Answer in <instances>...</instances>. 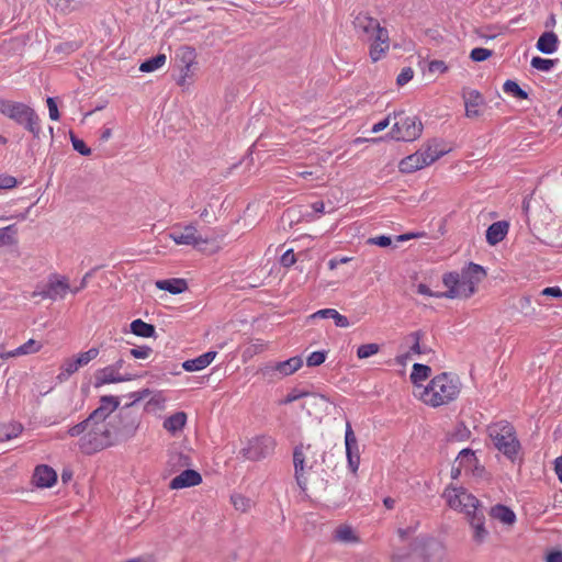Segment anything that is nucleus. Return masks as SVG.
I'll return each mask as SVG.
<instances>
[{
  "label": "nucleus",
  "instance_id": "1",
  "mask_svg": "<svg viewBox=\"0 0 562 562\" xmlns=\"http://www.w3.org/2000/svg\"><path fill=\"white\" fill-rule=\"evenodd\" d=\"M486 271L483 266L470 262L459 271L445 272L442 283L446 291L436 297L469 299L475 294Z\"/></svg>",
  "mask_w": 562,
  "mask_h": 562
},
{
  "label": "nucleus",
  "instance_id": "2",
  "mask_svg": "<svg viewBox=\"0 0 562 562\" xmlns=\"http://www.w3.org/2000/svg\"><path fill=\"white\" fill-rule=\"evenodd\" d=\"M70 437H79L78 447L87 456H91L108 447L114 446L111 425L99 422H89V417L71 426L67 430Z\"/></svg>",
  "mask_w": 562,
  "mask_h": 562
},
{
  "label": "nucleus",
  "instance_id": "3",
  "mask_svg": "<svg viewBox=\"0 0 562 562\" xmlns=\"http://www.w3.org/2000/svg\"><path fill=\"white\" fill-rule=\"evenodd\" d=\"M462 391V382L457 374L442 371L427 382L422 389L420 402L430 408H440L457 402Z\"/></svg>",
  "mask_w": 562,
  "mask_h": 562
},
{
  "label": "nucleus",
  "instance_id": "4",
  "mask_svg": "<svg viewBox=\"0 0 562 562\" xmlns=\"http://www.w3.org/2000/svg\"><path fill=\"white\" fill-rule=\"evenodd\" d=\"M0 113L30 132L34 138L41 134L40 117L31 106L22 102L0 100Z\"/></svg>",
  "mask_w": 562,
  "mask_h": 562
},
{
  "label": "nucleus",
  "instance_id": "5",
  "mask_svg": "<svg viewBox=\"0 0 562 562\" xmlns=\"http://www.w3.org/2000/svg\"><path fill=\"white\" fill-rule=\"evenodd\" d=\"M114 446L132 438L139 426V414L133 404L123 406L119 413L109 419Z\"/></svg>",
  "mask_w": 562,
  "mask_h": 562
},
{
  "label": "nucleus",
  "instance_id": "6",
  "mask_svg": "<svg viewBox=\"0 0 562 562\" xmlns=\"http://www.w3.org/2000/svg\"><path fill=\"white\" fill-rule=\"evenodd\" d=\"M487 431L494 448L503 452L505 457L514 459L520 449L514 426L507 422H498L491 424Z\"/></svg>",
  "mask_w": 562,
  "mask_h": 562
},
{
  "label": "nucleus",
  "instance_id": "7",
  "mask_svg": "<svg viewBox=\"0 0 562 562\" xmlns=\"http://www.w3.org/2000/svg\"><path fill=\"white\" fill-rule=\"evenodd\" d=\"M294 476L301 490L305 491L307 477L317 464V449L311 443H300L294 448Z\"/></svg>",
  "mask_w": 562,
  "mask_h": 562
},
{
  "label": "nucleus",
  "instance_id": "8",
  "mask_svg": "<svg viewBox=\"0 0 562 562\" xmlns=\"http://www.w3.org/2000/svg\"><path fill=\"white\" fill-rule=\"evenodd\" d=\"M394 119L390 136L396 142H414L423 135V123L417 115H407L400 111L394 113Z\"/></svg>",
  "mask_w": 562,
  "mask_h": 562
},
{
  "label": "nucleus",
  "instance_id": "9",
  "mask_svg": "<svg viewBox=\"0 0 562 562\" xmlns=\"http://www.w3.org/2000/svg\"><path fill=\"white\" fill-rule=\"evenodd\" d=\"M446 155L437 144H428L424 148L401 159L398 168L402 172H414L434 164L439 157Z\"/></svg>",
  "mask_w": 562,
  "mask_h": 562
},
{
  "label": "nucleus",
  "instance_id": "10",
  "mask_svg": "<svg viewBox=\"0 0 562 562\" xmlns=\"http://www.w3.org/2000/svg\"><path fill=\"white\" fill-rule=\"evenodd\" d=\"M442 496L450 509L463 513L467 519L481 506L477 497L470 494V492L463 487H452V485H450L445 488Z\"/></svg>",
  "mask_w": 562,
  "mask_h": 562
},
{
  "label": "nucleus",
  "instance_id": "11",
  "mask_svg": "<svg viewBox=\"0 0 562 562\" xmlns=\"http://www.w3.org/2000/svg\"><path fill=\"white\" fill-rule=\"evenodd\" d=\"M345 450H346L348 469L352 473H357L359 465L361 463V451H360V445L357 440V435H356L355 430L352 429L350 422L346 423Z\"/></svg>",
  "mask_w": 562,
  "mask_h": 562
},
{
  "label": "nucleus",
  "instance_id": "12",
  "mask_svg": "<svg viewBox=\"0 0 562 562\" xmlns=\"http://www.w3.org/2000/svg\"><path fill=\"white\" fill-rule=\"evenodd\" d=\"M195 49L190 46H181L176 50L175 63L181 72L178 80L179 86H186L187 78L190 76L191 66L195 63Z\"/></svg>",
  "mask_w": 562,
  "mask_h": 562
},
{
  "label": "nucleus",
  "instance_id": "13",
  "mask_svg": "<svg viewBox=\"0 0 562 562\" xmlns=\"http://www.w3.org/2000/svg\"><path fill=\"white\" fill-rule=\"evenodd\" d=\"M423 331L415 330L412 331L408 336L405 337V342L408 347V350L404 355H400L396 357V362L405 363L412 356H422L429 355L431 349L423 345Z\"/></svg>",
  "mask_w": 562,
  "mask_h": 562
},
{
  "label": "nucleus",
  "instance_id": "14",
  "mask_svg": "<svg viewBox=\"0 0 562 562\" xmlns=\"http://www.w3.org/2000/svg\"><path fill=\"white\" fill-rule=\"evenodd\" d=\"M390 50V34L385 27L379 25V29L373 35L370 42L369 55L371 57L372 63L379 61V59L386 56Z\"/></svg>",
  "mask_w": 562,
  "mask_h": 562
},
{
  "label": "nucleus",
  "instance_id": "15",
  "mask_svg": "<svg viewBox=\"0 0 562 562\" xmlns=\"http://www.w3.org/2000/svg\"><path fill=\"white\" fill-rule=\"evenodd\" d=\"M169 237L178 245H190L199 247L207 243V238L196 234V228L193 225H187L183 228H173Z\"/></svg>",
  "mask_w": 562,
  "mask_h": 562
},
{
  "label": "nucleus",
  "instance_id": "16",
  "mask_svg": "<svg viewBox=\"0 0 562 562\" xmlns=\"http://www.w3.org/2000/svg\"><path fill=\"white\" fill-rule=\"evenodd\" d=\"M431 368L424 363H414L411 370L409 380L413 386V396L420 402L422 389L427 387L431 375Z\"/></svg>",
  "mask_w": 562,
  "mask_h": 562
},
{
  "label": "nucleus",
  "instance_id": "17",
  "mask_svg": "<svg viewBox=\"0 0 562 562\" xmlns=\"http://www.w3.org/2000/svg\"><path fill=\"white\" fill-rule=\"evenodd\" d=\"M276 442L270 436H258L249 441L248 459L260 460L271 456L274 450Z\"/></svg>",
  "mask_w": 562,
  "mask_h": 562
},
{
  "label": "nucleus",
  "instance_id": "18",
  "mask_svg": "<svg viewBox=\"0 0 562 562\" xmlns=\"http://www.w3.org/2000/svg\"><path fill=\"white\" fill-rule=\"evenodd\" d=\"M99 406L93 409L89 417V422L98 419L102 423H108L111 414L120 406L119 397L113 395H103L100 397Z\"/></svg>",
  "mask_w": 562,
  "mask_h": 562
},
{
  "label": "nucleus",
  "instance_id": "19",
  "mask_svg": "<svg viewBox=\"0 0 562 562\" xmlns=\"http://www.w3.org/2000/svg\"><path fill=\"white\" fill-rule=\"evenodd\" d=\"M468 522L472 529V541L476 544L484 543L491 535L485 526L484 512L480 508L474 510Z\"/></svg>",
  "mask_w": 562,
  "mask_h": 562
},
{
  "label": "nucleus",
  "instance_id": "20",
  "mask_svg": "<svg viewBox=\"0 0 562 562\" xmlns=\"http://www.w3.org/2000/svg\"><path fill=\"white\" fill-rule=\"evenodd\" d=\"M461 95L465 105V115L471 119L479 117L484 104L482 93L475 89H462Z\"/></svg>",
  "mask_w": 562,
  "mask_h": 562
},
{
  "label": "nucleus",
  "instance_id": "21",
  "mask_svg": "<svg viewBox=\"0 0 562 562\" xmlns=\"http://www.w3.org/2000/svg\"><path fill=\"white\" fill-rule=\"evenodd\" d=\"M479 463L475 452L471 449H462L452 464L451 475L458 477L464 471H473Z\"/></svg>",
  "mask_w": 562,
  "mask_h": 562
},
{
  "label": "nucleus",
  "instance_id": "22",
  "mask_svg": "<svg viewBox=\"0 0 562 562\" xmlns=\"http://www.w3.org/2000/svg\"><path fill=\"white\" fill-rule=\"evenodd\" d=\"M134 378L133 374H120L111 366L97 370L94 374V387L109 383H119L124 381H131Z\"/></svg>",
  "mask_w": 562,
  "mask_h": 562
},
{
  "label": "nucleus",
  "instance_id": "23",
  "mask_svg": "<svg viewBox=\"0 0 562 562\" xmlns=\"http://www.w3.org/2000/svg\"><path fill=\"white\" fill-rule=\"evenodd\" d=\"M201 482H202V476L198 471L192 470V469H187L170 481L169 487L171 490H180V488L195 486V485L200 484Z\"/></svg>",
  "mask_w": 562,
  "mask_h": 562
},
{
  "label": "nucleus",
  "instance_id": "24",
  "mask_svg": "<svg viewBox=\"0 0 562 562\" xmlns=\"http://www.w3.org/2000/svg\"><path fill=\"white\" fill-rule=\"evenodd\" d=\"M57 482V473L56 471L46 465L41 464L35 468L33 474V483L37 487L48 488L52 487Z\"/></svg>",
  "mask_w": 562,
  "mask_h": 562
},
{
  "label": "nucleus",
  "instance_id": "25",
  "mask_svg": "<svg viewBox=\"0 0 562 562\" xmlns=\"http://www.w3.org/2000/svg\"><path fill=\"white\" fill-rule=\"evenodd\" d=\"M353 24L356 31L366 35L368 42H371L373 35H375V32L379 29L380 22L368 14H358Z\"/></svg>",
  "mask_w": 562,
  "mask_h": 562
},
{
  "label": "nucleus",
  "instance_id": "26",
  "mask_svg": "<svg viewBox=\"0 0 562 562\" xmlns=\"http://www.w3.org/2000/svg\"><path fill=\"white\" fill-rule=\"evenodd\" d=\"M490 517L505 526H513L517 521V515L504 504H496L490 508Z\"/></svg>",
  "mask_w": 562,
  "mask_h": 562
},
{
  "label": "nucleus",
  "instance_id": "27",
  "mask_svg": "<svg viewBox=\"0 0 562 562\" xmlns=\"http://www.w3.org/2000/svg\"><path fill=\"white\" fill-rule=\"evenodd\" d=\"M217 352L210 350L207 352H204L203 355H200L199 357L194 359H189L182 362L183 370L188 372L193 371H200L205 369L209 364L212 363V361L215 359Z\"/></svg>",
  "mask_w": 562,
  "mask_h": 562
},
{
  "label": "nucleus",
  "instance_id": "28",
  "mask_svg": "<svg viewBox=\"0 0 562 562\" xmlns=\"http://www.w3.org/2000/svg\"><path fill=\"white\" fill-rule=\"evenodd\" d=\"M334 541L345 544L360 543L361 538L350 525H338L334 531Z\"/></svg>",
  "mask_w": 562,
  "mask_h": 562
},
{
  "label": "nucleus",
  "instance_id": "29",
  "mask_svg": "<svg viewBox=\"0 0 562 562\" xmlns=\"http://www.w3.org/2000/svg\"><path fill=\"white\" fill-rule=\"evenodd\" d=\"M558 45L559 41L555 33L547 31L539 36L536 47L539 52L544 53V55H552V53L557 52Z\"/></svg>",
  "mask_w": 562,
  "mask_h": 562
},
{
  "label": "nucleus",
  "instance_id": "30",
  "mask_svg": "<svg viewBox=\"0 0 562 562\" xmlns=\"http://www.w3.org/2000/svg\"><path fill=\"white\" fill-rule=\"evenodd\" d=\"M156 286L171 294H180L188 289L187 281L180 278L158 280L156 281Z\"/></svg>",
  "mask_w": 562,
  "mask_h": 562
},
{
  "label": "nucleus",
  "instance_id": "31",
  "mask_svg": "<svg viewBox=\"0 0 562 562\" xmlns=\"http://www.w3.org/2000/svg\"><path fill=\"white\" fill-rule=\"evenodd\" d=\"M508 229L506 222H495L486 231V239L491 245L498 244L505 238Z\"/></svg>",
  "mask_w": 562,
  "mask_h": 562
},
{
  "label": "nucleus",
  "instance_id": "32",
  "mask_svg": "<svg viewBox=\"0 0 562 562\" xmlns=\"http://www.w3.org/2000/svg\"><path fill=\"white\" fill-rule=\"evenodd\" d=\"M130 330L132 334L143 338H150L156 336V327L140 318L134 319L130 324Z\"/></svg>",
  "mask_w": 562,
  "mask_h": 562
},
{
  "label": "nucleus",
  "instance_id": "33",
  "mask_svg": "<svg viewBox=\"0 0 562 562\" xmlns=\"http://www.w3.org/2000/svg\"><path fill=\"white\" fill-rule=\"evenodd\" d=\"M317 317H323V318L330 317V319H334V323L339 328H348V326H350V322H349L348 317L339 314V312L335 308L318 310L312 315V318H317Z\"/></svg>",
  "mask_w": 562,
  "mask_h": 562
},
{
  "label": "nucleus",
  "instance_id": "34",
  "mask_svg": "<svg viewBox=\"0 0 562 562\" xmlns=\"http://www.w3.org/2000/svg\"><path fill=\"white\" fill-rule=\"evenodd\" d=\"M187 423V414L184 412H177L165 419L164 427L168 431L176 434L180 431Z\"/></svg>",
  "mask_w": 562,
  "mask_h": 562
},
{
  "label": "nucleus",
  "instance_id": "35",
  "mask_svg": "<svg viewBox=\"0 0 562 562\" xmlns=\"http://www.w3.org/2000/svg\"><path fill=\"white\" fill-rule=\"evenodd\" d=\"M303 360L301 357L295 356L289 358L286 361L279 362L276 367V370L280 372L281 375H291L294 374L295 371L302 368Z\"/></svg>",
  "mask_w": 562,
  "mask_h": 562
},
{
  "label": "nucleus",
  "instance_id": "36",
  "mask_svg": "<svg viewBox=\"0 0 562 562\" xmlns=\"http://www.w3.org/2000/svg\"><path fill=\"white\" fill-rule=\"evenodd\" d=\"M52 293V300H56L57 297H64L69 290V284L65 278L63 279H49L46 284Z\"/></svg>",
  "mask_w": 562,
  "mask_h": 562
},
{
  "label": "nucleus",
  "instance_id": "37",
  "mask_svg": "<svg viewBox=\"0 0 562 562\" xmlns=\"http://www.w3.org/2000/svg\"><path fill=\"white\" fill-rule=\"evenodd\" d=\"M166 63V55L165 54H157L150 58L145 59L139 65V70L142 72H153L160 67H162Z\"/></svg>",
  "mask_w": 562,
  "mask_h": 562
},
{
  "label": "nucleus",
  "instance_id": "38",
  "mask_svg": "<svg viewBox=\"0 0 562 562\" xmlns=\"http://www.w3.org/2000/svg\"><path fill=\"white\" fill-rule=\"evenodd\" d=\"M471 437V430L463 423L457 424L453 430L448 434V441L463 442Z\"/></svg>",
  "mask_w": 562,
  "mask_h": 562
},
{
  "label": "nucleus",
  "instance_id": "39",
  "mask_svg": "<svg viewBox=\"0 0 562 562\" xmlns=\"http://www.w3.org/2000/svg\"><path fill=\"white\" fill-rule=\"evenodd\" d=\"M23 430L19 423H11L0 426V441L11 440L16 438Z\"/></svg>",
  "mask_w": 562,
  "mask_h": 562
},
{
  "label": "nucleus",
  "instance_id": "40",
  "mask_svg": "<svg viewBox=\"0 0 562 562\" xmlns=\"http://www.w3.org/2000/svg\"><path fill=\"white\" fill-rule=\"evenodd\" d=\"M503 90L506 93H510L513 97L518 99H528L529 94L527 91L521 89L518 82L513 81V79H507L503 85Z\"/></svg>",
  "mask_w": 562,
  "mask_h": 562
},
{
  "label": "nucleus",
  "instance_id": "41",
  "mask_svg": "<svg viewBox=\"0 0 562 562\" xmlns=\"http://www.w3.org/2000/svg\"><path fill=\"white\" fill-rule=\"evenodd\" d=\"M16 227L14 224L0 228V247L11 246L15 240Z\"/></svg>",
  "mask_w": 562,
  "mask_h": 562
},
{
  "label": "nucleus",
  "instance_id": "42",
  "mask_svg": "<svg viewBox=\"0 0 562 562\" xmlns=\"http://www.w3.org/2000/svg\"><path fill=\"white\" fill-rule=\"evenodd\" d=\"M557 60H552V58H543L540 56H533L531 58L530 65L533 69L540 71H550L553 69Z\"/></svg>",
  "mask_w": 562,
  "mask_h": 562
},
{
  "label": "nucleus",
  "instance_id": "43",
  "mask_svg": "<svg viewBox=\"0 0 562 562\" xmlns=\"http://www.w3.org/2000/svg\"><path fill=\"white\" fill-rule=\"evenodd\" d=\"M379 350L380 346L376 342L362 344L357 348L356 355L358 358L364 359L378 355Z\"/></svg>",
  "mask_w": 562,
  "mask_h": 562
},
{
  "label": "nucleus",
  "instance_id": "44",
  "mask_svg": "<svg viewBox=\"0 0 562 562\" xmlns=\"http://www.w3.org/2000/svg\"><path fill=\"white\" fill-rule=\"evenodd\" d=\"M80 368V366L77 363V360L76 358L74 359H68L67 361H65V363L63 364L61 369L63 371L60 372V374L58 375V379L59 380H66L68 379L71 374H74L76 371H78V369Z\"/></svg>",
  "mask_w": 562,
  "mask_h": 562
},
{
  "label": "nucleus",
  "instance_id": "45",
  "mask_svg": "<svg viewBox=\"0 0 562 562\" xmlns=\"http://www.w3.org/2000/svg\"><path fill=\"white\" fill-rule=\"evenodd\" d=\"M70 140L74 149L80 155L89 156L91 154V149L87 146V144L82 139L78 138L72 132H70Z\"/></svg>",
  "mask_w": 562,
  "mask_h": 562
},
{
  "label": "nucleus",
  "instance_id": "46",
  "mask_svg": "<svg viewBox=\"0 0 562 562\" xmlns=\"http://www.w3.org/2000/svg\"><path fill=\"white\" fill-rule=\"evenodd\" d=\"M98 355H99L98 348H90L89 350L79 353L76 357V360L80 367H83V366L88 364L91 360L95 359L98 357Z\"/></svg>",
  "mask_w": 562,
  "mask_h": 562
},
{
  "label": "nucleus",
  "instance_id": "47",
  "mask_svg": "<svg viewBox=\"0 0 562 562\" xmlns=\"http://www.w3.org/2000/svg\"><path fill=\"white\" fill-rule=\"evenodd\" d=\"M41 344L34 339H29L25 344L16 348V353L30 355L41 349Z\"/></svg>",
  "mask_w": 562,
  "mask_h": 562
},
{
  "label": "nucleus",
  "instance_id": "48",
  "mask_svg": "<svg viewBox=\"0 0 562 562\" xmlns=\"http://www.w3.org/2000/svg\"><path fill=\"white\" fill-rule=\"evenodd\" d=\"M493 55V50L487 48H473L470 53V58L472 61H485V59L490 58Z\"/></svg>",
  "mask_w": 562,
  "mask_h": 562
},
{
  "label": "nucleus",
  "instance_id": "49",
  "mask_svg": "<svg viewBox=\"0 0 562 562\" xmlns=\"http://www.w3.org/2000/svg\"><path fill=\"white\" fill-rule=\"evenodd\" d=\"M327 353L326 351L316 350L312 351V353L306 358L307 366H319L326 361Z\"/></svg>",
  "mask_w": 562,
  "mask_h": 562
},
{
  "label": "nucleus",
  "instance_id": "50",
  "mask_svg": "<svg viewBox=\"0 0 562 562\" xmlns=\"http://www.w3.org/2000/svg\"><path fill=\"white\" fill-rule=\"evenodd\" d=\"M153 352L149 346H139L130 350L131 356L136 359H147Z\"/></svg>",
  "mask_w": 562,
  "mask_h": 562
},
{
  "label": "nucleus",
  "instance_id": "51",
  "mask_svg": "<svg viewBox=\"0 0 562 562\" xmlns=\"http://www.w3.org/2000/svg\"><path fill=\"white\" fill-rule=\"evenodd\" d=\"M414 77V70L411 67L403 68L396 78V83L404 86Z\"/></svg>",
  "mask_w": 562,
  "mask_h": 562
},
{
  "label": "nucleus",
  "instance_id": "52",
  "mask_svg": "<svg viewBox=\"0 0 562 562\" xmlns=\"http://www.w3.org/2000/svg\"><path fill=\"white\" fill-rule=\"evenodd\" d=\"M47 108H48V113H49V119L52 121H57L59 120L60 117V114H59V111H58V106H57V103H56V100L55 98L53 97H48L47 100Z\"/></svg>",
  "mask_w": 562,
  "mask_h": 562
},
{
  "label": "nucleus",
  "instance_id": "53",
  "mask_svg": "<svg viewBox=\"0 0 562 562\" xmlns=\"http://www.w3.org/2000/svg\"><path fill=\"white\" fill-rule=\"evenodd\" d=\"M448 65L442 60H432L428 64V71L429 72H439L443 74L448 70Z\"/></svg>",
  "mask_w": 562,
  "mask_h": 562
},
{
  "label": "nucleus",
  "instance_id": "54",
  "mask_svg": "<svg viewBox=\"0 0 562 562\" xmlns=\"http://www.w3.org/2000/svg\"><path fill=\"white\" fill-rule=\"evenodd\" d=\"M18 184V181L14 177L9 175L0 176V189H12Z\"/></svg>",
  "mask_w": 562,
  "mask_h": 562
},
{
  "label": "nucleus",
  "instance_id": "55",
  "mask_svg": "<svg viewBox=\"0 0 562 562\" xmlns=\"http://www.w3.org/2000/svg\"><path fill=\"white\" fill-rule=\"evenodd\" d=\"M46 1L50 7H54L58 10H60L61 12H66L69 10L70 2L72 0H46Z\"/></svg>",
  "mask_w": 562,
  "mask_h": 562
},
{
  "label": "nucleus",
  "instance_id": "56",
  "mask_svg": "<svg viewBox=\"0 0 562 562\" xmlns=\"http://www.w3.org/2000/svg\"><path fill=\"white\" fill-rule=\"evenodd\" d=\"M295 261H296V258H295V254H294L293 249H289L283 252V255L281 257V263L284 267L293 266L295 263Z\"/></svg>",
  "mask_w": 562,
  "mask_h": 562
},
{
  "label": "nucleus",
  "instance_id": "57",
  "mask_svg": "<svg viewBox=\"0 0 562 562\" xmlns=\"http://www.w3.org/2000/svg\"><path fill=\"white\" fill-rule=\"evenodd\" d=\"M369 243L373 245L381 246L382 248H385V246H390L392 240L390 236H376L369 238Z\"/></svg>",
  "mask_w": 562,
  "mask_h": 562
},
{
  "label": "nucleus",
  "instance_id": "58",
  "mask_svg": "<svg viewBox=\"0 0 562 562\" xmlns=\"http://www.w3.org/2000/svg\"><path fill=\"white\" fill-rule=\"evenodd\" d=\"M540 295L562 297V289L558 288V285H554L553 288H546L540 291Z\"/></svg>",
  "mask_w": 562,
  "mask_h": 562
},
{
  "label": "nucleus",
  "instance_id": "59",
  "mask_svg": "<svg viewBox=\"0 0 562 562\" xmlns=\"http://www.w3.org/2000/svg\"><path fill=\"white\" fill-rule=\"evenodd\" d=\"M232 502L236 509L246 512V498L243 495H232Z\"/></svg>",
  "mask_w": 562,
  "mask_h": 562
},
{
  "label": "nucleus",
  "instance_id": "60",
  "mask_svg": "<svg viewBox=\"0 0 562 562\" xmlns=\"http://www.w3.org/2000/svg\"><path fill=\"white\" fill-rule=\"evenodd\" d=\"M93 272H94V269L88 271L83 278L81 279L80 283L78 286L74 288L72 290H70L72 293H78L80 292L82 289H85L88 284V280L93 276Z\"/></svg>",
  "mask_w": 562,
  "mask_h": 562
},
{
  "label": "nucleus",
  "instance_id": "61",
  "mask_svg": "<svg viewBox=\"0 0 562 562\" xmlns=\"http://www.w3.org/2000/svg\"><path fill=\"white\" fill-rule=\"evenodd\" d=\"M390 120H391V115L384 117L381 122H378V123L373 124L372 132L373 133H379V132L384 131L385 128H387V126L390 124Z\"/></svg>",
  "mask_w": 562,
  "mask_h": 562
},
{
  "label": "nucleus",
  "instance_id": "62",
  "mask_svg": "<svg viewBox=\"0 0 562 562\" xmlns=\"http://www.w3.org/2000/svg\"><path fill=\"white\" fill-rule=\"evenodd\" d=\"M417 292L420 293L422 295H427V296H436L439 293V292H432L430 289H428L427 284H424V283H419L417 285Z\"/></svg>",
  "mask_w": 562,
  "mask_h": 562
},
{
  "label": "nucleus",
  "instance_id": "63",
  "mask_svg": "<svg viewBox=\"0 0 562 562\" xmlns=\"http://www.w3.org/2000/svg\"><path fill=\"white\" fill-rule=\"evenodd\" d=\"M546 562H562V551H552L547 555Z\"/></svg>",
  "mask_w": 562,
  "mask_h": 562
},
{
  "label": "nucleus",
  "instance_id": "64",
  "mask_svg": "<svg viewBox=\"0 0 562 562\" xmlns=\"http://www.w3.org/2000/svg\"><path fill=\"white\" fill-rule=\"evenodd\" d=\"M555 473L559 480L562 482V457H558L555 460Z\"/></svg>",
  "mask_w": 562,
  "mask_h": 562
}]
</instances>
